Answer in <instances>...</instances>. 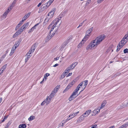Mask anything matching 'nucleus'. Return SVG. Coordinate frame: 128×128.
<instances>
[{
  "label": "nucleus",
  "instance_id": "nucleus-59",
  "mask_svg": "<svg viewBox=\"0 0 128 128\" xmlns=\"http://www.w3.org/2000/svg\"><path fill=\"white\" fill-rule=\"evenodd\" d=\"M97 125L96 124H94L93 126L91 128H97Z\"/></svg>",
  "mask_w": 128,
  "mask_h": 128
},
{
  "label": "nucleus",
  "instance_id": "nucleus-11",
  "mask_svg": "<svg viewBox=\"0 0 128 128\" xmlns=\"http://www.w3.org/2000/svg\"><path fill=\"white\" fill-rule=\"evenodd\" d=\"M52 99L50 98H49V96H47L45 100L46 102V105L49 104Z\"/></svg>",
  "mask_w": 128,
  "mask_h": 128
},
{
  "label": "nucleus",
  "instance_id": "nucleus-38",
  "mask_svg": "<svg viewBox=\"0 0 128 128\" xmlns=\"http://www.w3.org/2000/svg\"><path fill=\"white\" fill-rule=\"evenodd\" d=\"M11 123V122L9 121L7 123L5 127L6 128H8L10 124Z\"/></svg>",
  "mask_w": 128,
  "mask_h": 128
},
{
  "label": "nucleus",
  "instance_id": "nucleus-52",
  "mask_svg": "<svg viewBox=\"0 0 128 128\" xmlns=\"http://www.w3.org/2000/svg\"><path fill=\"white\" fill-rule=\"evenodd\" d=\"M100 109V107L98 108L97 109H96V112L97 114L99 112Z\"/></svg>",
  "mask_w": 128,
  "mask_h": 128
},
{
  "label": "nucleus",
  "instance_id": "nucleus-37",
  "mask_svg": "<svg viewBox=\"0 0 128 128\" xmlns=\"http://www.w3.org/2000/svg\"><path fill=\"white\" fill-rule=\"evenodd\" d=\"M50 74L48 73H46L44 75V78H45L46 79V78H47V77Z\"/></svg>",
  "mask_w": 128,
  "mask_h": 128
},
{
  "label": "nucleus",
  "instance_id": "nucleus-24",
  "mask_svg": "<svg viewBox=\"0 0 128 128\" xmlns=\"http://www.w3.org/2000/svg\"><path fill=\"white\" fill-rule=\"evenodd\" d=\"M91 112V110H89L86 111V114H87L86 116V117H87L90 114Z\"/></svg>",
  "mask_w": 128,
  "mask_h": 128
},
{
  "label": "nucleus",
  "instance_id": "nucleus-21",
  "mask_svg": "<svg viewBox=\"0 0 128 128\" xmlns=\"http://www.w3.org/2000/svg\"><path fill=\"white\" fill-rule=\"evenodd\" d=\"M66 75V74H65V73L64 72L62 74V75H61L60 76V80L62 79L63 78H64L65 77Z\"/></svg>",
  "mask_w": 128,
  "mask_h": 128
},
{
  "label": "nucleus",
  "instance_id": "nucleus-30",
  "mask_svg": "<svg viewBox=\"0 0 128 128\" xmlns=\"http://www.w3.org/2000/svg\"><path fill=\"white\" fill-rule=\"evenodd\" d=\"M6 56V54H4L0 58V61L1 62L4 59Z\"/></svg>",
  "mask_w": 128,
  "mask_h": 128
},
{
  "label": "nucleus",
  "instance_id": "nucleus-35",
  "mask_svg": "<svg viewBox=\"0 0 128 128\" xmlns=\"http://www.w3.org/2000/svg\"><path fill=\"white\" fill-rule=\"evenodd\" d=\"M23 31V30L22 29L20 28L16 32H18V33H19V34H20L21 32Z\"/></svg>",
  "mask_w": 128,
  "mask_h": 128
},
{
  "label": "nucleus",
  "instance_id": "nucleus-17",
  "mask_svg": "<svg viewBox=\"0 0 128 128\" xmlns=\"http://www.w3.org/2000/svg\"><path fill=\"white\" fill-rule=\"evenodd\" d=\"M70 39V38H68L67 40L64 42V46H66L69 42Z\"/></svg>",
  "mask_w": 128,
  "mask_h": 128
},
{
  "label": "nucleus",
  "instance_id": "nucleus-55",
  "mask_svg": "<svg viewBox=\"0 0 128 128\" xmlns=\"http://www.w3.org/2000/svg\"><path fill=\"white\" fill-rule=\"evenodd\" d=\"M45 103H46V100H45L41 104V106H42Z\"/></svg>",
  "mask_w": 128,
  "mask_h": 128
},
{
  "label": "nucleus",
  "instance_id": "nucleus-34",
  "mask_svg": "<svg viewBox=\"0 0 128 128\" xmlns=\"http://www.w3.org/2000/svg\"><path fill=\"white\" fill-rule=\"evenodd\" d=\"M7 64H5L4 65V66L1 69V70H4L6 68L7 66Z\"/></svg>",
  "mask_w": 128,
  "mask_h": 128
},
{
  "label": "nucleus",
  "instance_id": "nucleus-29",
  "mask_svg": "<svg viewBox=\"0 0 128 128\" xmlns=\"http://www.w3.org/2000/svg\"><path fill=\"white\" fill-rule=\"evenodd\" d=\"M34 118H35V117L34 116H31L30 117L28 118V120L29 121L32 120L34 119Z\"/></svg>",
  "mask_w": 128,
  "mask_h": 128
},
{
  "label": "nucleus",
  "instance_id": "nucleus-57",
  "mask_svg": "<svg viewBox=\"0 0 128 128\" xmlns=\"http://www.w3.org/2000/svg\"><path fill=\"white\" fill-rule=\"evenodd\" d=\"M78 90L79 89H77V88H76L75 90L73 92H75V93H78Z\"/></svg>",
  "mask_w": 128,
  "mask_h": 128
},
{
  "label": "nucleus",
  "instance_id": "nucleus-50",
  "mask_svg": "<svg viewBox=\"0 0 128 128\" xmlns=\"http://www.w3.org/2000/svg\"><path fill=\"white\" fill-rule=\"evenodd\" d=\"M24 26H25V28H26L28 26V22H27L24 24Z\"/></svg>",
  "mask_w": 128,
  "mask_h": 128
},
{
  "label": "nucleus",
  "instance_id": "nucleus-44",
  "mask_svg": "<svg viewBox=\"0 0 128 128\" xmlns=\"http://www.w3.org/2000/svg\"><path fill=\"white\" fill-rule=\"evenodd\" d=\"M93 113L94 114H92V116H95L96 114H97V112H96V109L94 110L93 111Z\"/></svg>",
  "mask_w": 128,
  "mask_h": 128
},
{
  "label": "nucleus",
  "instance_id": "nucleus-47",
  "mask_svg": "<svg viewBox=\"0 0 128 128\" xmlns=\"http://www.w3.org/2000/svg\"><path fill=\"white\" fill-rule=\"evenodd\" d=\"M74 114H70L69 116V117L71 119L74 118Z\"/></svg>",
  "mask_w": 128,
  "mask_h": 128
},
{
  "label": "nucleus",
  "instance_id": "nucleus-31",
  "mask_svg": "<svg viewBox=\"0 0 128 128\" xmlns=\"http://www.w3.org/2000/svg\"><path fill=\"white\" fill-rule=\"evenodd\" d=\"M50 6L48 5H46L45 6H44L42 8H42L43 9L42 10H44L46 9L47 8H48Z\"/></svg>",
  "mask_w": 128,
  "mask_h": 128
},
{
  "label": "nucleus",
  "instance_id": "nucleus-43",
  "mask_svg": "<svg viewBox=\"0 0 128 128\" xmlns=\"http://www.w3.org/2000/svg\"><path fill=\"white\" fill-rule=\"evenodd\" d=\"M86 20V19L85 20L83 21L80 24L78 27H77V28H78L79 27L81 26L82 25V24H84V22Z\"/></svg>",
  "mask_w": 128,
  "mask_h": 128
},
{
  "label": "nucleus",
  "instance_id": "nucleus-7",
  "mask_svg": "<svg viewBox=\"0 0 128 128\" xmlns=\"http://www.w3.org/2000/svg\"><path fill=\"white\" fill-rule=\"evenodd\" d=\"M93 27H92L90 28H89L86 32V35H87L88 36H89L90 34L91 33L93 30Z\"/></svg>",
  "mask_w": 128,
  "mask_h": 128
},
{
  "label": "nucleus",
  "instance_id": "nucleus-9",
  "mask_svg": "<svg viewBox=\"0 0 128 128\" xmlns=\"http://www.w3.org/2000/svg\"><path fill=\"white\" fill-rule=\"evenodd\" d=\"M122 40L124 42H125L126 44L128 40V34H126L122 39Z\"/></svg>",
  "mask_w": 128,
  "mask_h": 128
},
{
  "label": "nucleus",
  "instance_id": "nucleus-16",
  "mask_svg": "<svg viewBox=\"0 0 128 128\" xmlns=\"http://www.w3.org/2000/svg\"><path fill=\"white\" fill-rule=\"evenodd\" d=\"M37 46V44L36 43H35L32 46L31 48L33 50V52H34V50L36 48Z\"/></svg>",
  "mask_w": 128,
  "mask_h": 128
},
{
  "label": "nucleus",
  "instance_id": "nucleus-63",
  "mask_svg": "<svg viewBox=\"0 0 128 128\" xmlns=\"http://www.w3.org/2000/svg\"><path fill=\"white\" fill-rule=\"evenodd\" d=\"M72 73H70L68 74V75H67V76H66V77L71 76L72 75Z\"/></svg>",
  "mask_w": 128,
  "mask_h": 128
},
{
  "label": "nucleus",
  "instance_id": "nucleus-25",
  "mask_svg": "<svg viewBox=\"0 0 128 128\" xmlns=\"http://www.w3.org/2000/svg\"><path fill=\"white\" fill-rule=\"evenodd\" d=\"M20 44H18V43L16 41L15 42V45L14 46V49H16V48L18 47Z\"/></svg>",
  "mask_w": 128,
  "mask_h": 128
},
{
  "label": "nucleus",
  "instance_id": "nucleus-18",
  "mask_svg": "<svg viewBox=\"0 0 128 128\" xmlns=\"http://www.w3.org/2000/svg\"><path fill=\"white\" fill-rule=\"evenodd\" d=\"M56 93L55 92H54L53 91H52V92L50 94V95L49 96H48L49 98H53L54 96V95Z\"/></svg>",
  "mask_w": 128,
  "mask_h": 128
},
{
  "label": "nucleus",
  "instance_id": "nucleus-20",
  "mask_svg": "<svg viewBox=\"0 0 128 128\" xmlns=\"http://www.w3.org/2000/svg\"><path fill=\"white\" fill-rule=\"evenodd\" d=\"M128 126V123H126V124H124L121 126L120 127V128H126Z\"/></svg>",
  "mask_w": 128,
  "mask_h": 128
},
{
  "label": "nucleus",
  "instance_id": "nucleus-61",
  "mask_svg": "<svg viewBox=\"0 0 128 128\" xmlns=\"http://www.w3.org/2000/svg\"><path fill=\"white\" fill-rule=\"evenodd\" d=\"M7 14H8L6 12H5L3 14V16H4V17H6L7 16Z\"/></svg>",
  "mask_w": 128,
  "mask_h": 128
},
{
  "label": "nucleus",
  "instance_id": "nucleus-15",
  "mask_svg": "<svg viewBox=\"0 0 128 128\" xmlns=\"http://www.w3.org/2000/svg\"><path fill=\"white\" fill-rule=\"evenodd\" d=\"M26 124H22L19 125V128H26Z\"/></svg>",
  "mask_w": 128,
  "mask_h": 128
},
{
  "label": "nucleus",
  "instance_id": "nucleus-27",
  "mask_svg": "<svg viewBox=\"0 0 128 128\" xmlns=\"http://www.w3.org/2000/svg\"><path fill=\"white\" fill-rule=\"evenodd\" d=\"M95 40H96V44H98V45L102 42L101 40H96V38Z\"/></svg>",
  "mask_w": 128,
  "mask_h": 128
},
{
  "label": "nucleus",
  "instance_id": "nucleus-1",
  "mask_svg": "<svg viewBox=\"0 0 128 128\" xmlns=\"http://www.w3.org/2000/svg\"><path fill=\"white\" fill-rule=\"evenodd\" d=\"M96 41L95 39L94 40L92 41L90 43L89 45L87 46L86 49L87 50H88L90 49L94 48L95 46L97 47L98 45L96 44Z\"/></svg>",
  "mask_w": 128,
  "mask_h": 128
},
{
  "label": "nucleus",
  "instance_id": "nucleus-2",
  "mask_svg": "<svg viewBox=\"0 0 128 128\" xmlns=\"http://www.w3.org/2000/svg\"><path fill=\"white\" fill-rule=\"evenodd\" d=\"M126 44L125 42H124L122 41V40H121L119 42L117 46V48L116 50V52H118Z\"/></svg>",
  "mask_w": 128,
  "mask_h": 128
},
{
  "label": "nucleus",
  "instance_id": "nucleus-8",
  "mask_svg": "<svg viewBox=\"0 0 128 128\" xmlns=\"http://www.w3.org/2000/svg\"><path fill=\"white\" fill-rule=\"evenodd\" d=\"M82 82H83L82 87V88H83V90H81V91H83L85 88L86 86L88 84V80H85Z\"/></svg>",
  "mask_w": 128,
  "mask_h": 128
},
{
  "label": "nucleus",
  "instance_id": "nucleus-46",
  "mask_svg": "<svg viewBox=\"0 0 128 128\" xmlns=\"http://www.w3.org/2000/svg\"><path fill=\"white\" fill-rule=\"evenodd\" d=\"M33 52V50H32L31 48H30L29 51L28 52L30 54L32 52Z\"/></svg>",
  "mask_w": 128,
  "mask_h": 128
},
{
  "label": "nucleus",
  "instance_id": "nucleus-12",
  "mask_svg": "<svg viewBox=\"0 0 128 128\" xmlns=\"http://www.w3.org/2000/svg\"><path fill=\"white\" fill-rule=\"evenodd\" d=\"M60 87V86L58 85L56 86L54 88V90H53V92L56 94L57 92L59 90Z\"/></svg>",
  "mask_w": 128,
  "mask_h": 128
},
{
  "label": "nucleus",
  "instance_id": "nucleus-14",
  "mask_svg": "<svg viewBox=\"0 0 128 128\" xmlns=\"http://www.w3.org/2000/svg\"><path fill=\"white\" fill-rule=\"evenodd\" d=\"M106 100H104L102 102V104L101 105L100 107V109H102L103 108H104L105 106V105L106 104Z\"/></svg>",
  "mask_w": 128,
  "mask_h": 128
},
{
  "label": "nucleus",
  "instance_id": "nucleus-39",
  "mask_svg": "<svg viewBox=\"0 0 128 128\" xmlns=\"http://www.w3.org/2000/svg\"><path fill=\"white\" fill-rule=\"evenodd\" d=\"M91 2V0H88L86 2L85 6H88L89 4H90Z\"/></svg>",
  "mask_w": 128,
  "mask_h": 128
},
{
  "label": "nucleus",
  "instance_id": "nucleus-13",
  "mask_svg": "<svg viewBox=\"0 0 128 128\" xmlns=\"http://www.w3.org/2000/svg\"><path fill=\"white\" fill-rule=\"evenodd\" d=\"M23 22V20H21L20 21L19 23L16 26L15 28L16 30H17L19 28V27H20V26L22 24Z\"/></svg>",
  "mask_w": 128,
  "mask_h": 128
},
{
  "label": "nucleus",
  "instance_id": "nucleus-5",
  "mask_svg": "<svg viewBox=\"0 0 128 128\" xmlns=\"http://www.w3.org/2000/svg\"><path fill=\"white\" fill-rule=\"evenodd\" d=\"M106 36L104 34H102L97 36L96 38V40H101L102 42L106 38Z\"/></svg>",
  "mask_w": 128,
  "mask_h": 128
},
{
  "label": "nucleus",
  "instance_id": "nucleus-41",
  "mask_svg": "<svg viewBox=\"0 0 128 128\" xmlns=\"http://www.w3.org/2000/svg\"><path fill=\"white\" fill-rule=\"evenodd\" d=\"M14 46L12 48V49L11 50V52H12L14 53V50H16L14 49Z\"/></svg>",
  "mask_w": 128,
  "mask_h": 128
},
{
  "label": "nucleus",
  "instance_id": "nucleus-3",
  "mask_svg": "<svg viewBox=\"0 0 128 128\" xmlns=\"http://www.w3.org/2000/svg\"><path fill=\"white\" fill-rule=\"evenodd\" d=\"M74 81H72L71 83H70L68 85L67 87L63 91V92L64 93L69 90L70 88L72 86V85L74 84Z\"/></svg>",
  "mask_w": 128,
  "mask_h": 128
},
{
  "label": "nucleus",
  "instance_id": "nucleus-60",
  "mask_svg": "<svg viewBox=\"0 0 128 128\" xmlns=\"http://www.w3.org/2000/svg\"><path fill=\"white\" fill-rule=\"evenodd\" d=\"M79 112L78 111V112H76L74 113H73V114H74V116H76V115L78 114L79 113Z\"/></svg>",
  "mask_w": 128,
  "mask_h": 128
},
{
  "label": "nucleus",
  "instance_id": "nucleus-53",
  "mask_svg": "<svg viewBox=\"0 0 128 128\" xmlns=\"http://www.w3.org/2000/svg\"><path fill=\"white\" fill-rule=\"evenodd\" d=\"M34 30V29H33L32 28H31L29 30L28 32V33H30L31 32H32Z\"/></svg>",
  "mask_w": 128,
  "mask_h": 128
},
{
  "label": "nucleus",
  "instance_id": "nucleus-22",
  "mask_svg": "<svg viewBox=\"0 0 128 128\" xmlns=\"http://www.w3.org/2000/svg\"><path fill=\"white\" fill-rule=\"evenodd\" d=\"M74 96H73L72 94L71 95V96L68 98V100H69V101H70L74 99L76 97V96L74 97Z\"/></svg>",
  "mask_w": 128,
  "mask_h": 128
},
{
  "label": "nucleus",
  "instance_id": "nucleus-4",
  "mask_svg": "<svg viewBox=\"0 0 128 128\" xmlns=\"http://www.w3.org/2000/svg\"><path fill=\"white\" fill-rule=\"evenodd\" d=\"M56 8H54L48 14L47 16H50V18H52L55 12Z\"/></svg>",
  "mask_w": 128,
  "mask_h": 128
},
{
  "label": "nucleus",
  "instance_id": "nucleus-56",
  "mask_svg": "<svg viewBox=\"0 0 128 128\" xmlns=\"http://www.w3.org/2000/svg\"><path fill=\"white\" fill-rule=\"evenodd\" d=\"M104 0H98L97 2L98 4L100 3Z\"/></svg>",
  "mask_w": 128,
  "mask_h": 128
},
{
  "label": "nucleus",
  "instance_id": "nucleus-26",
  "mask_svg": "<svg viewBox=\"0 0 128 128\" xmlns=\"http://www.w3.org/2000/svg\"><path fill=\"white\" fill-rule=\"evenodd\" d=\"M83 83V82H82L80 83V84L78 85L77 88V89H79V90L80 89V86H82V87Z\"/></svg>",
  "mask_w": 128,
  "mask_h": 128
},
{
  "label": "nucleus",
  "instance_id": "nucleus-49",
  "mask_svg": "<svg viewBox=\"0 0 128 128\" xmlns=\"http://www.w3.org/2000/svg\"><path fill=\"white\" fill-rule=\"evenodd\" d=\"M128 49L127 48H126L124 50V54H126L128 52Z\"/></svg>",
  "mask_w": 128,
  "mask_h": 128
},
{
  "label": "nucleus",
  "instance_id": "nucleus-10",
  "mask_svg": "<svg viewBox=\"0 0 128 128\" xmlns=\"http://www.w3.org/2000/svg\"><path fill=\"white\" fill-rule=\"evenodd\" d=\"M78 62H75L73 63L68 68H70L71 70L72 69L76 66Z\"/></svg>",
  "mask_w": 128,
  "mask_h": 128
},
{
  "label": "nucleus",
  "instance_id": "nucleus-54",
  "mask_svg": "<svg viewBox=\"0 0 128 128\" xmlns=\"http://www.w3.org/2000/svg\"><path fill=\"white\" fill-rule=\"evenodd\" d=\"M22 39L21 38H20L17 41H16V42H17L18 43V44H20L22 41Z\"/></svg>",
  "mask_w": 128,
  "mask_h": 128
},
{
  "label": "nucleus",
  "instance_id": "nucleus-19",
  "mask_svg": "<svg viewBox=\"0 0 128 128\" xmlns=\"http://www.w3.org/2000/svg\"><path fill=\"white\" fill-rule=\"evenodd\" d=\"M56 20H53L51 23V24L48 27L49 28H50L51 26H52V24H54L56 26V25H57V22H56Z\"/></svg>",
  "mask_w": 128,
  "mask_h": 128
},
{
  "label": "nucleus",
  "instance_id": "nucleus-51",
  "mask_svg": "<svg viewBox=\"0 0 128 128\" xmlns=\"http://www.w3.org/2000/svg\"><path fill=\"white\" fill-rule=\"evenodd\" d=\"M16 0H14V1L12 2V5H11L12 6H14V5L16 4Z\"/></svg>",
  "mask_w": 128,
  "mask_h": 128
},
{
  "label": "nucleus",
  "instance_id": "nucleus-23",
  "mask_svg": "<svg viewBox=\"0 0 128 128\" xmlns=\"http://www.w3.org/2000/svg\"><path fill=\"white\" fill-rule=\"evenodd\" d=\"M89 37V36H88L87 35H86H86L84 36V38H83L82 40V41H84V42H85L88 39Z\"/></svg>",
  "mask_w": 128,
  "mask_h": 128
},
{
  "label": "nucleus",
  "instance_id": "nucleus-62",
  "mask_svg": "<svg viewBox=\"0 0 128 128\" xmlns=\"http://www.w3.org/2000/svg\"><path fill=\"white\" fill-rule=\"evenodd\" d=\"M30 54H29L28 52L26 54V56H30L31 57V55H30Z\"/></svg>",
  "mask_w": 128,
  "mask_h": 128
},
{
  "label": "nucleus",
  "instance_id": "nucleus-64",
  "mask_svg": "<svg viewBox=\"0 0 128 128\" xmlns=\"http://www.w3.org/2000/svg\"><path fill=\"white\" fill-rule=\"evenodd\" d=\"M9 8H8V9L5 11V12H6V13L8 14V13L9 12Z\"/></svg>",
  "mask_w": 128,
  "mask_h": 128
},
{
  "label": "nucleus",
  "instance_id": "nucleus-42",
  "mask_svg": "<svg viewBox=\"0 0 128 128\" xmlns=\"http://www.w3.org/2000/svg\"><path fill=\"white\" fill-rule=\"evenodd\" d=\"M84 41H82V40L81 42L79 44H78V46L80 48L82 46V44H83L84 43Z\"/></svg>",
  "mask_w": 128,
  "mask_h": 128
},
{
  "label": "nucleus",
  "instance_id": "nucleus-58",
  "mask_svg": "<svg viewBox=\"0 0 128 128\" xmlns=\"http://www.w3.org/2000/svg\"><path fill=\"white\" fill-rule=\"evenodd\" d=\"M20 28L22 29L23 30L24 29L26 28L25 26H24V25L23 26L21 27Z\"/></svg>",
  "mask_w": 128,
  "mask_h": 128
},
{
  "label": "nucleus",
  "instance_id": "nucleus-45",
  "mask_svg": "<svg viewBox=\"0 0 128 128\" xmlns=\"http://www.w3.org/2000/svg\"><path fill=\"white\" fill-rule=\"evenodd\" d=\"M30 56H27L25 60V62H27L28 60H29V58H30Z\"/></svg>",
  "mask_w": 128,
  "mask_h": 128
},
{
  "label": "nucleus",
  "instance_id": "nucleus-32",
  "mask_svg": "<svg viewBox=\"0 0 128 128\" xmlns=\"http://www.w3.org/2000/svg\"><path fill=\"white\" fill-rule=\"evenodd\" d=\"M70 68H69L68 67V68L65 70V72H64L65 73V74H67V73H68L69 72V71L71 70L70 69Z\"/></svg>",
  "mask_w": 128,
  "mask_h": 128
},
{
  "label": "nucleus",
  "instance_id": "nucleus-48",
  "mask_svg": "<svg viewBox=\"0 0 128 128\" xmlns=\"http://www.w3.org/2000/svg\"><path fill=\"white\" fill-rule=\"evenodd\" d=\"M54 0H50L48 1V2H49V5L50 6L51 4L53 2Z\"/></svg>",
  "mask_w": 128,
  "mask_h": 128
},
{
  "label": "nucleus",
  "instance_id": "nucleus-28",
  "mask_svg": "<svg viewBox=\"0 0 128 128\" xmlns=\"http://www.w3.org/2000/svg\"><path fill=\"white\" fill-rule=\"evenodd\" d=\"M28 17L27 16V14H26L22 18V20H23V22Z\"/></svg>",
  "mask_w": 128,
  "mask_h": 128
},
{
  "label": "nucleus",
  "instance_id": "nucleus-36",
  "mask_svg": "<svg viewBox=\"0 0 128 128\" xmlns=\"http://www.w3.org/2000/svg\"><path fill=\"white\" fill-rule=\"evenodd\" d=\"M48 16H47V18H46L45 20H44V24L45 23H46V24H47L48 23Z\"/></svg>",
  "mask_w": 128,
  "mask_h": 128
},
{
  "label": "nucleus",
  "instance_id": "nucleus-6",
  "mask_svg": "<svg viewBox=\"0 0 128 128\" xmlns=\"http://www.w3.org/2000/svg\"><path fill=\"white\" fill-rule=\"evenodd\" d=\"M54 28L52 27L51 28V29L50 31V32L49 33L48 35V36L47 38L48 39V40L50 39L51 38L54 36L55 33H52V34H51V32L52 31V30H53Z\"/></svg>",
  "mask_w": 128,
  "mask_h": 128
},
{
  "label": "nucleus",
  "instance_id": "nucleus-33",
  "mask_svg": "<svg viewBox=\"0 0 128 128\" xmlns=\"http://www.w3.org/2000/svg\"><path fill=\"white\" fill-rule=\"evenodd\" d=\"M18 32H16L13 35L12 37L13 38H15L19 35V33H18Z\"/></svg>",
  "mask_w": 128,
  "mask_h": 128
},
{
  "label": "nucleus",
  "instance_id": "nucleus-40",
  "mask_svg": "<svg viewBox=\"0 0 128 128\" xmlns=\"http://www.w3.org/2000/svg\"><path fill=\"white\" fill-rule=\"evenodd\" d=\"M85 117L83 115L81 116L80 118V119H79V120H80V119L81 120H83L84 118Z\"/></svg>",
  "mask_w": 128,
  "mask_h": 128
}]
</instances>
